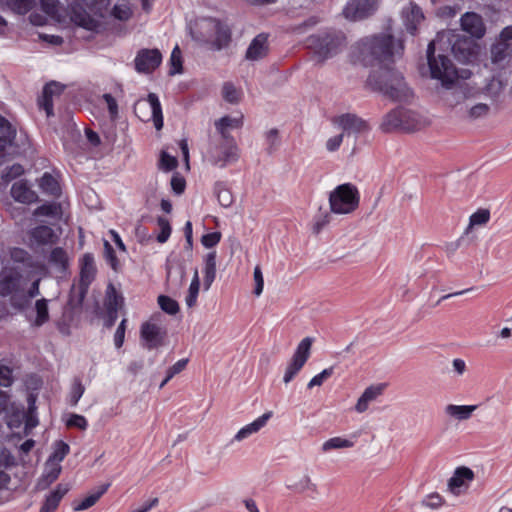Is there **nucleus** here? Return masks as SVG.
I'll list each match as a JSON object with an SVG mask.
<instances>
[{"mask_svg": "<svg viewBox=\"0 0 512 512\" xmlns=\"http://www.w3.org/2000/svg\"><path fill=\"white\" fill-rule=\"evenodd\" d=\"M366 86L393 102H409L414 96L403 73L397 70L394 64L380 65L372 69L367 77Z\"/></svg>", "mask_w": 512, "mask_h": 512, "instance_id": "nucleus-1", "label": "nucleus"}, {"mask_svg": "<svg viewBox=\"0 0 512 512\" xmlns=\"http://www.w3.org/2000/svg\"><path fill=\"white\" fill-rule=\"evenodd\" d=\"M362 61L367 65L374 63L380 65L394 64V57L404 52V41L396 39L388 33L375 34L362 39L359 43Z\"/></svg>", "mask_w": 512, "mask_h": 512, "instance_id": "nucleus-2", "label": "nucleus"}, {"mask_svg": "<svg viewBox=\"0 0 512 512\" xmlns=\"http://www.w3.org/2000/svg\"><path fill=\"white\" fill-rule=\"evenodd\" d=\"M430 77L439 80L442 86L449 88L458 79V70L450 58L449 43H444V34L438 33L426 50Z\"/></svg>", "mask_w": 512, "mask_h": 512, "instance_id": "nucleus-3", "label": "nucleus"}, {"mask_svg": "<svg viewBox=\"0 0 512 512\" xmlns=\"http://www.w3.org/2000/svg\"><path fill=\"white\" fill-rule=\"evenodd\" d=\"M344 41V34L336 31L313 34L307 39L309 48L314 51L321 62L338 54Z\"/></svg>", "mask_w": 512, "mask_h": 512, "instance_id": "nucleus-4", "label": "nucleus"}, {"mask_svg": "<svg viewBox=\"0 0 512 512\" xmlns=\"http://www.w3.org/2000/svg\"><path fill=\"white\" fill-rule=\"evenodd\" d=\"M191 34L195 41L206 44L212 51H219L223 47L224 31L220 20L202 18L196 22V29Z\"/></svg>", "mask_w": 512, "mask_h": 512, "instance_id": "nucleus-5", "label": "nucleus"}, {"mask_svg": "<svg viewBox=\"0 0 512 512\" xmlns=\"http://www.w3.org/2000/svg\"><path fill=\"white\" fill-rule=\"evenodd\" d=\"M360 202V194L352 183L338 185L329 195L330 210L334 214H349L355 211Z\"/></svg>", "mask_w": 512, "mask_h": 512, "instance_id": "nucleus-6", "label": "nucleus"}, {"mask_svg": "<svg viewBox=\"0 0 512 512\" xmlns=\"http://www.w3.org/2000/svg\"><path fill=\"white\" fill-rule=\"evenodd\" d=\"M444 43H449V53H452L455 59L461 63H471L478 57L479 45L472 37L448 33Z\"/></svg>", "mask_w": 512, "mask_h": 512, "instance_id": "nucleus-7", "label": "nucleus"}, {"mask_svg": "<svg viewBox=\"0 0 512 512\" xmlns=\"http://www.w3.org/2000/svg\"><path fill=\"white\" fill-rule=\"evenodd\" d=\"M103 0H70L69 15L71 21L86 30L94 31L99 23L87 11L95 9Z\"/></svg>", "mask_w": 512, "mask_h": 512, "instance_id": "nucleus-8", "label": "nucleus"}, {"mask_svg": "<svg viewBox=\"0 0 512 512\" xmlns=\"http://www.w3.org/2000/svg\"><path fill=\"white\" fill-rule=\"evenodd\" d=\"M135 115L143 122L153 121L156 130L163 128L162 106L155 93H149L146 99H139L134 104Z\"/></svg>", "mask_w": 512, "mask_h": 512, "instance_id": "nucleus-9", "label": "nucleus"}, {"mask_svg": "<svg viewBox=\"0 0 512 512\" xmlns=\"http://www.w3.org/2000/svg\"><path fill=\"white\" fill-rule=\"evenodd\" d=\"M80 266V279L78 286V294L77 297L71 293L69 303L71 305L80 306L82 305L86 294L88 292L89 286L93 282L96 276V265L93 254L85 253L82 258L79 260Z\"/></svg>", "mask_w": 512, "mask_h": 512, "instance_id": "nucleus-10", "label": "nucleus"}, {"mask_svg": "<svg viewBox=\"0 0 512 512\" xmlns=\"http://www.w3.org/2000/svg\"><path fill=\"white\" fill-rule=\"evenodd\" d=\"M20 275L17 272L10 271L0 275V296H10V303L13 307L22 310L27 305V299L24 295L19 296Z\"/></svg>", "mask_w": 512, "mask_h": 512, "instance_id": "nucleus-11", "label": "nucleus"}, {"mask_svg": "<svg viewBox=\"0 0 512 512\" xmlns=\"http://www.w3.org/2000/svg\"><path fill=\"white\" fill-rule=\"evenodd\" d=\"M312 343L313 338L305 337L298 344L284 373L283 381L285 384H288L295 378L309 359Z\"/></svg>", "mask_w": 512, "mask_h": 512, "instance_id": "nucleus-12", "label": "nucleus"}, {"mask_svg": "<svg viewBox=\"0 0 512 512\" xmlns=\"http://www.w3.org/2000/svg\"><path fill=\"white\" fill-rule=\"evenodd\" d=\"M378 5L379 0H349L342 13L350 21H360L372 16Z\"/></svg>", "mask_w": 512, "mask_h": 512, "instance_id": "nucleus-13", "label": "nucleus"}, {"mask_svg": "<svg viewBox=\"0 0 512 512\" xmlns=\"http://www.w3.org/2000/svg\"><path fill=\"white\" fill-rule=\"evenodd\" d=\"M162 62L161 52L154 49H140L134 59L135 70L139 73H151L157 69Z\"/></svg>", "mask_w": 512, "mask_h": 512, "instance_id": "nucleus-14", "label": "nucleus"}, {"mask_svg": "<svg viewBox=\"0 0 512 512\" xmlns=\"http://www.w3.org/2000/svg\"><path fill=\"white\" fill-rule=\"evenodd\" d=\"M461 28L469 37L481 39L486 33V26L481 15L475 12H466L460 19Z\"/></svg>", "mask_w": 512, "mask_h": 512, "instance_id": "nucleus-15", "label": "nucleus"}, {"mask_svg": "<svg viewBox=\"0 0 512 512\" xmlns=\"http://www.w3.org/2000/svg\"><path fill=\"white\" fill-rule=\"evenodd\" d=\"M140 333L142 340L145 341V347L149 350L163 345L167 334L165 329L151 322L143 323Z\"/></svg>", "mask_w": 512, "mask_h": 512, "instance_id": "nucleus-16", "label": "nucleus"}, {"mask_svg": "<svg viewBox=\"0 0 512 512\" xmlns=\"http://www.w3.org/2000/svg\"><path fill=\"white\" fill-rule=\"evenodd\" d=\"M64 89L65 86L56 81H51L44 86L42 96L38 99V106L45 111L48 118L54 115L53 97L59 96Z\"/></svg>", "mask_w": 512, "mask_h": 512, "instance_id": "nucleus-17", "label": "nucleus"}, {"mask_svg": "<svg viewBox=\"0 0 512 512\" xmlns=\"http://www.w3.org/2000/svg\"><path fill=\"white\" fill-rule=\"evenodd\" d=\"M335 122L343 129V133L348 135L351 133L361 134L370 130V126L365 120L352 113L340 115Z\"/></svg>", "mask_w": 512, "mask_h": 512, "instance_id": "nucleus-18", "label": "nucleus"}, {"mask_svg": "<svg viewBox=\"0 0 512 512\" xmlns=\"http://www.w3.org/2000/svg\"><path fill=\"white\" fill-rule=\"evenodd\" d=\"M408 116V110L398 107L391 110L384 117V120L381 124V130L383 132H391L396 129H405V123Z\"/></svg>", "mask_w": 512, "mask_h": 512, "instance_id": "nucleus-19", "label": "nucleus"}, {"mask_svg": "<svg viewBox=\"0 0 512 512\" xmlns=\"http://www.w3.org/2000/svg\"><path fill=\"white\" fill-rule=\"evenodd\" d=\"M474 479V472L466 466L457 467L453 476L448 481V489L454 494L459 495L461 488L467 485L465 481H472Z\"/></svg>", "mask_w": 512, "mask_h": 512, "instance_id": "nucleus-20", "label": "nucleus"}, {"mask_svg": "<svg viewBox=\"0 0 512 512\" xmlns=\"http://www.w3.org/2000/svg\"><path fill=\"white\" fill-rule=\"evenodd\" d=\"M402 18L406 30L414 35L417 31V27L420 22L424 19V14L419 6L414 3L402 10Z\"/></svg>", "mask_w": 512, "mask_h": 512, "instance_id": "nucleus-21", "label": "nucleus"}, {"mask_svg": "<svg viewBox=\"0 0 512 512\" xmlns=\"http://www.w3.org/2000/svg\"><path fill=\"white\" fill-rule=\"evenodd\" d=\"M11 195L16 201L24 204H31L38 200L37 193L23 180L15 182L12 185Z\"/></svg>", "mask_w": 512, "mask_h": 512, "instance_id": "nucleus-22", "label": "nucleus"}, {"mask_svg": "<svg viewBox=\"0 0 512 512\" xmlns=\"http://www.w3.org/2000/svg\"><path fill=\"white\" fill-rule=\"evenodd\" d=\"M268 36L264 33L258 34L250 43L246 51V58L258 60L266 56L268 52Z\"/></svg>", "mask_w": 512, "mask_h": 512, "instance_id": "nucleus-23", "label": "nucleus"}, {"mask_svg": "<svg viewBox=\"0 0 512 512\" xmlns=\"http://www.w3.org/2000/svg\"><path fill=\"white\" fill-rule=\"evenodd\" d=\"M384 388L385 384L371 385L367 387L359 397L355 405V410L359 413L365 412L369 407V403L380 396L383 393Z\"/></svg>", "mask_w": 512, "mask_h": 512, "instance_id": "nucleus-24", "label": "nucleus"}, {"mask_svg": "<svg viewBox=\"0 0 512 512\" xmlns=\"http://www.w3.org/2000/svg\"><path fill=\"white\" fill-rule=\"evenodd\" d=\"M68 491V485L58 484L57 487L46 496L45 501L40 508V512H54Z\"/></svg>", "mask_w": 512, "mask_h": 512, "instance_id": "nucleus-25", "label": "nucleus"}, {"mask_svg": "<svg viewBox=\"0 0 512 512\" xmlns=\"http://www.w3.org/2000/svg\"><path fill=\"white\" fill-rule=\"evenodd\" d=\"M31 239L38 245L54 244L58 236L55 231L47 225H39L30 231Z\"/></svg>", "mask_w": 512, "mask_h": 512, "instance_id": "nucleus-26", "label": "nucleus"}, {"mask_svg": "<svg viewBox=\"0 0 512 512\" xmlns=\"http://www.w3.org/2000/svg\"><path fill=\"white\" fill-rule=\"evenodd\" d=\"M109 487L110 483L102 484L95 491L86 496L83 500L75 502L73 509L75 511H83L92 507L101 498V496L106 493Z\"/></svg>", "mask_w": 512, "mask_h": 512, "instance_id": "nucleus-27", "label": "nucleus"}, {"mask_svg": "<svg viewBox=\"0 0 512 512\" xmlns=\"http://www.w3.org/2000/svg\"><path fill=\"white\" fill-rule=\"evenodd\" d=\"M39 187L43 193L53 197H59L61 188L57 179L48 172H45L39 180Z\"/></svg>", "mask_w": 512, "mask_h": 512, "instance_id": "nucleus-28", "label": "nucleus"}, {"mask_svg": "<svg viewBox=\"0 0 512 512\" xmlns=\"http://www.w3.org/2000/svg\"><path fill=\"white\" fill-rule=\"evenodd\" d=\"M124 303L123 296L118 293L115 286L110 283L106 288L104 306L106 310H118Z\"/></svg>", "mask_w": 512, "mask_h": 512, "instance_id": "nucleus-29", "label": "nucleus"}, {"mask_svg": "<svg viewBox=\"0 0 512 512\" xmlns=\"http://www.w3.org/2000/svg\"><path fill=\"white\" fill-rule=\"evenodd\" d=\"M477 409V405H453L446 406L445 411L449 416L455 417L458 420L469 419L472 413Z\"/></svg>", "mask_w": 512, "mask_h": 512, "instance_id": "nucleus-30", "label": "nucleus"}, {"mask_svg": "<svg viewBox=\"0 0 512 512\" xmlns=\"http://www.w3.org/2000/svg\"><path fill=\"white\" fill-rule=\"evenodd\" d=\"M49 263L59 271L64 272L68 267V255L62 247H55L49 255Z\"/></svg>", "mask_w": 512, "mask_h": 512, "instance_id": "nucleus-31", "label": "nucleus"}, {"mask_svg": "<svg viewBox=\"0 0 512 512\" xmlns=\"http://www.w3.org/2000/svg\"><path fill=\"white\" fill-rule=\"evenodd\" d=\"M36 318L32 325L41 327L49 321L48 300L45 298L39 299L35 302Z\"/></svg>", "mask_w": 512, "mask_h": 512, "instance_id": "nucleus-32", "label": "nucleus"}, {"mask_svg": "<svg viewBox=\"0 0 512 512\" xmlns=\"http://www.w3.org/2000/svg\"><path fill=\"white\" fill-rule=\"evenodd\" d=\"M204 282L205 285L210 286L215 279L216 275V253L210 252L205 258L204 266Z\"/></svg>", "mask_w": 512, "mask_h": 512, "instance_id": "nucleus-33", "label": "nucleus"}, {"mask_svg": "<svg viewBox=\"0 0 512 512\" xmlns=\"http://www.w3.org/2000/svg\"><path fill=\"white\" fill-rule=\"evenodd\" d=\"M6 5L13 12L24 15L35 5V0H6Z\"/></svg>", "mask_w": 512, "mask_h": 512, "instance_id": "nucleus-34", "label": "nucleus"}, {"mask_svg": "<svg viewBox=\"0 0 512 512\" xmlns=\"http://www.w3.org/2000/svg\"><path fill=\"white\" fill-rule=\"evenodd\" d=\"M69 452L70 447L66 442L62 440L56 441L54 443V450L52 454L49 456L48 460L49 462H56L60 464V462H62L64 458L69 454Z\"/></svg>", "mask_w": 512, "mask_h": 512, "instance_id": "nucleus-35", "label": "nucleus"}, {"mask_svg": "<svg viewBox=\"0 0 512 512\" xmlns=\"http://www.w3.org/2000/svg\"><path fill=\"white\" fill-rule=\"evenodd\" d=\"M61 465L56 462H49L47 461L45 465V470L42 475V481L46 483V485H50L53 483L57 478L59 477L61 473Z\"/></svg>", "mask_w": 512, "mask_h": 512, "instance_id": "nucleus-36", "label": "nucleus"}, {"mask_svg": "<svg viewBox=\"0 0 512 512\" xmlns=\"http://www.w3.org/2000/svg\"><path fill=\"white\" fill-rule=\"evenodd\" d=\"M354 446V442L342 437H333L325 441L322 445V451L328 452L333 449L350 448Z\"/></svg>", "mask_w": 512, "mask_h": 512, "instance_id": "nucleus-37", "label": "nucleus"}, {"mask_svg": "<svg viewBox=\"0 0 512 512\" xmlns=\"http://www.w3.org/2000/svg\"><path fill=\"white\" fill-rule=\"evenodd\" d=\"M60 211H61L60 204H58L56 202L45 203V204H42L41 206L37 207L34 210L33 215L36 217H39V216L55 217L60 213Z\"/></svg>", "mask_w": 512, "mask_h": 512, "instance_id": "nucleus-38", "label": "nucleus"}, {"mask_svg": "<svg viewBox=\"0 0 512 512\" xmlns=\"http://www.w3.org/2000/svg\"><path fill=\"white\" fill-rule=\"evenodd\" d=\"M239 156L240 150L234 138L226 134V165L236 162Z\"/></svg>", "mask_w": 512, "mask_h": 512, "instance_id": "nucleus-39", "label": "nucleus"}, {"mask_svg": "<svg viewBox=\"0 0 512 512\" xmlns=\"http://www.w3.org/2000/svg\"><path fill=\"white\" fill-rule=\"evenodd\" d=\"M85 392V387L79 378H75L69 393V403L72 407L77 406Z\"/></svg>", "mask_w": 512, "mask_h": 512, "instance_id": "nucleus-40", "label": "nucleus"}, {"mask_svg": "<svg viewBox=\"0 0 512 512\" xmlns=\"http://www.w3.org/2000/svg\"><path fill=\"white\" fill-rule=\"evenodd\" d=\"M170 64H171V68L169 71L170 75L182 73V70H183L182 54H181V50L178 45H176L171 52Z\"/></svg>", "mask_w": 512, "mask_h": 512, "instance_id": "nucleus-41", "label": "nucleus"}, {"mask_svg": "<svg viewBox=\"0 0 512 512\" xmlns=\"http://www.w3.org/2000/svg\"><path fill=\"white\" fill-rule=\"evenodd\" d=\"M158 304L160 308L169 315H175L179 311V305L177 301L166 295H160L158 297Z\"/></svg>", "mask_w": 512, "mask_h": 512, "instance_id": "nucleus-42", "label": "nucleus"}, {"mask_svg": "<svg viewBox=\"0 0 512 512\" xmlns=\"http://www.w3.org/2000/svg\"><path fill=\"white\" fill-rule=\"evenodd\" d=\"M157 224L160 227V233L157 235L156 239L159 243L163 244L168 241L172 228L169 220L161 216L157 218Z\"/></svg>", "mask_w": 512, "mask_h": 512, "instance_id": "nucleus-43", "label": "nucleus"}, {"mask_svg": "<svg viewBox=\"0 0 512 512\" xmlns=\"http://www.w3.org/2000/svg\"><path fill=\"white\" fill-rule=\"evenodd\" d=\"M199 287L200 283L198 274L196 272L193 280L190 283L188 294L185 298V302L188 307H193L195 305L199 293Z\"/></svg>", "mask_w": 512, "mask_h": 512, "instance_id": "nucleus-44", "label": "nucleus"}, {"mask_svg": "<svg viewBox=\"0 0 512 512\" xmlns=\"http://www.w3.org/2000/svg\"><path fill=\"white\" fill-rule=\"evenodd\" d=\"M41 10L51 17L58 16L61 10V3L59 0H40Z\"/></svg>", "mask_w": 512, "mask_h": 512, "instance_id": "nucleus-45", "label": "nucleus"}, {"mask_svg": "<svg viewBox=\"0 0 512 512\" xmlns=\"http://www.w3.org/2000/svg\"><path fill=\"white\" fill-rule=\"evenodd\" d=\"M112 15L120 21H127L132 16V10L127 3H117L112 9Z\"/></svg>", "mask_w": 512, "mask_h": 512, "instance_id": "nucleus-46", "label": "nucleus"}, {"mask_svg": "<svg viewBox=\"0 0 512 512\" xmlns=\"http://www.w3.org/2000/svg\"><path fill=\"white\" fill-rule=\"evenodd\" d=\"M289 489H292L298 493H303L306 490H311L312 492H317L316 484L311 482V479L308 475H305L299 482L289 485Z\"/></svg>", "mask_w": 512, "mask_h": 512, "instance_id": "nucleus-47", "label": "nucleus"}, {"mask_svg": "<svg viewBox=\"0 0 512 512\" xmlns=\"http://www.w3.org/2000/svg\"><path fill=\"white\" fill-rule=\"evenodd\" d=\"M489 219L490 211L488 209H478L470 216L468 229L471 226L486 224Z\"/></svg>", "mask_w": 512, "mask_h": 512, "instance_id": "nucleus-48", "label": "nucleus"}, {"mask_svg": "<svg viewBox=\"0 0 512 512\" xmlns=\"http://www.w3.org/2000/svg\"><path fill=\"white\" fill-rule=\"evenodd\" d=\"M243 92L237 89L231 82H226V102L237 104L241 101Z\"/></svg>", "mask_w": 512, "mask_h": 512, "instance_id": "nucleus-49", "label": "nucleus"}, {"mask_svg": "<svg viewBox=\"0 0 512 512\" xmlns=\"http://www.w3.org/2000/svg\"><path fill=\"white\" fill-rule=\"evenodd\" d=\"M104 257L111 268L117 271L119 262L112 245L107 240L104 241Z\"/></svg>", "mask_w": 512, "mask_h": 512, "instance_id": "nucleus-50", "label": "nucleus"}, {"mask_svg": "<svg viewBox=\"0 0 512 512\" xmlns=\"http://www.w3.org/2000/svg\"><path fill=\"white\" fill-rule=\"evenodd\" d=\"M333 372H334V368L333 367H329V368L324 369L322 372H320L319 374L315 375L310 380V382L308 383L307 387L309 389H311L314 386H321L325 380H327L329 377L332 376Z\"/></svg>", "mask_w": 512, "mask_h": 512, "instance_id": "nucleus-51", "label": "nucleus"}, {"mask_svg": "<svg viewBox=\"0 0 512 512\" xmlns=\"http://www.w3.org/2000/svg\"><path fill=\"white\" fill-rule=\"evenodd\" d=\"M490 108L487 104L477 103L468 110V117L472 120L484 117L488 114Z\"/></svg>", "mask_w": 512, "mask_h": 512, "instance_id": "nucleus-52", "label": "nucleus"}, {"mask_svg": "<svg viewBox=\"0 0 512 512\" xmlns=\"http://www.w3.org/2000/svg\"><path fill=\"white\" fill-rule=\"evenodd\" d=\"M507 49H508L507 44L499 43V44L493 45L491 48L492 61L494 63L503 61L507 57Z\"/></svg>", "mask_w": 512, "mask_h": 512, "instance_id": "nucleus-53", "label": "nucleus"}, {"mask_svg": "<svg viewBox=\"0 0 512 512\" xmlns=\"http://www.w3.org/2000/svg\"><path fill=\"white\" fill-rule=\"evenodd\" d=\"M273 416L272 411H268L264 413L262 416L258 417L252 423L248 424L247 427L252 431V433H256L261 430L267 423V421Z\"/></svg>", "mask_w": 512, "mask_h": 512, "instance_id": "nucleus-54", "label": "nucleus"}, {"mask_svg": "<svg viewBox=\"0 0 512 512\" xmlns=\"http://www.w3.org/2000/svg\"><path fill=\"white\" fill-rule=\"evenodd\" d=\"M178 165V161L174 156L169 155L166 152H162L160 158V167L164 171H171L175 169Z\"/></svg>", "mask_w": 512, "mask_h": 512, "instance_id": "nucleus-55", "label": "nucleus"}, {"mask_svg": "<svg viewBox=\"0 0 512 512\" xmlns=\"http://www.w3.org/2000/svg\"><path fill=\"white\" fill-rule=\"evenodd\" d=\"M103 100L107 104L108 112L111 119H116L118 117V104L116 99L109 93H105L102 96Z\"/></svg>", "mask_w": 512, "mask_h": 512, "instance_id": "nucleus-56", "label": "nucleus"}, {"mask_svg": "<svg viewBox=\"0 0 512 512\" xmlns=\"http://www.w3.org/2000/svg\"><path fill=\"white\" fill-rule=\"evenodd\" d=\"M12 383V369L6 365H0V386L10 387Z\"/></svg>", "mask_w": 512, "mask_h": 512, "instance_id": "nucleus-57", "label": "nucleus"}, {"mask_svg": "<svg viewBox=\"0 0 512 512\" xmlns=\"http://www.w3.org/2000/svg\"><path fill=\"white\" fill-rule=\"evenodd\" d=\"M221 232H211L202 236L201 243L206 248H212L221 240Z\"/></svg>", "mask_w": 512, "mask_h": 512, "instance_id": "nucleus-58", "label": "nucleus"}, {"mask_svg": "<svg viewBox=\"0 0 512 512\" xmlns=\"http://www.w3.org/2000/svg\"><path fill=\"white\" fill-rule=\"evenodd\" d=\"M66 424L69 427H76L81 430H85L88 426L86 418L79 414H71Z\"/></svg>", "mask_w": 512, "mask_h": 512, "instance_id": "nucleus-59", "label": "nucleus"}, {"mask_svg": "<svg viewBox=\"0 0 512 512\" xmlns=\"http://www.w3.org/2000/svg\"><path fill=\"white\" fill-rule=\"evenodd\" d=\"M253 277H254V282H255V287H254L253 293L256 296H259L262 293L263 287H264L263 274H262L261 268L259 266H256L254 268Z\"/></svg>", "mask_w": 512, "mask_h": 512, "instance_id": "nucleus-60", "label": "nucleus"}, {"mask_svg": "<svg viewBox=\"0 0 512 512\" xmlns=\"http://www.w3.org/2000/svg\"><path fill=\"white\" fill-rule=\"evenodd\" d=\"M466 99L465 93L458 89L450 92L446 97V102L449 106L454 107L460 104L462 101Z\"/></svg>", "mask_w": 512, "mask_h": 512, "instance_id": "nucleus-61", "label": "nucleus"}, {"mask_svg": "<svg viewBox=\"0 0 512 512\" xmlns=\"http://www.w3.org/2000/svg\"><path fill=\"white\" fill-rule=\"evenodd\" d=\"M243 118V113L240 111H237L235 116L226 115V129H237L242 127Z\"/></svg>", "mask_w": 512, "mask_h": 512, "instance_id": "nucleus-62", "label": "nucleus"}, {"mask_svg": "<svg viewBox=\"0 0 512 512\" xmlns=\"http://www.w3.org/2000/svg\"><path fill=\"white\" fill-rule=\"evenodd\" d=\"M126 322H127V320L123 319L120 322V324L117 327L116 332L114 334V344H115V347L118 348V349L121 348L123 346V343H124L125 330H126Z\"/></svg>", "mask_w": 512, "mask_h": 512, "instance_id": "nucleus-63", "label": "nucleus"}, {"mask_svg": "<svg viewBox=\"0 0 512 512\" xmlns=\"http://www.w3.org/2000/svg\"><path fill=\"white\" fill-rule=\"evenodd\" d=\"M23 172H24V169H23L22 165L13 164L11 167H9V169L7 171H5L3 173L2 178L5 181H11V180L19 177L20 175H22Z\"/></svg>", "mask_w": 512, "mask_h": 512, "instance_id": "nucleus-64", "label": "nucleus"}]
</instances>
